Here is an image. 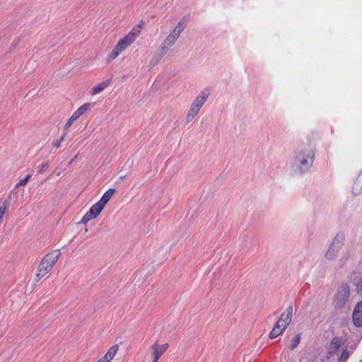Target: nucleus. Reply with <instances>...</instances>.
Returning a JSON list of instances; mask_svg holds the SVG:
<instances>
[{"instance_id":"nucleus-1","label":"nucleus","mask_w":362,"mask_h":362,"mask_svg":"<svg viewBox=\"0 0 362 362\" xmlns=\"http://www.w3.org/2000/svg\"><path fill=\"white\" fill-rule=\"evenodd\" d=\"M315 156V148L311 144L302 143L298 145L295 151L293 165L301 173L307 172L313 165Z\"/></svg>"},{"instance_id":"nucleus-2","label":"nucleus","mask_w":362,"mask_h":362,"mask_svg":"<svg viewBox=\"0 0 362 362\" xmlns=\"http://www.w3.org/2000/svg\"><path fill=\"white\" fill-rule=\"evenodd\" d=\"M61 255L60 250H55L47 253L42 258L37 267V273L36 274L37 280L41 279L52 269Z\"/></svg>"},{"instance_id":"nucleus-3","label":"nucleus","mask_w":362,"mask_h":362,"mask_svg":"<svg viewBox=\"0 0 362 362\" xmlns=\"http://www.w3.org/2000/svg\"><path fill=\"white\" fill-rule=\"evenodd\" d=\"M350 288L347 284L342 283L337 289L333 297V306L336 310H343L349 304Z\"/></svg>"},{"instance_id":"nucleus-4","label":"nucleus","mask_w":362,"mask_h":362,"mask_svg":"<svg viewBox=\"0 0 362 362\" xmlns=\"http://www.w3.org/2000/svg\"><path fill=\"white\" fill-rule=\"evenodd\" d=\"M344 240L345 236L344 234H337L335 236L330 247L326 252L325 257L329 260L333 259L339 252V248H341L344 245Z\"/></svg>"},{"instance_id":"nucleus-5","label":"nucleus","mask_w":362,"mask_h":362,"mask_svg":"<svg viewBox=\"0 0 362 362\" xmlns=\"http://www.w3.org/2000/svg\"><path fill=\"white\" fill-rule=\"evenodd\" d=\"M133 42H132L126 36L120 39L112 51L109 54L107 61L111 62L112 60L116 59L119 55V54H121Z\"/></svg>"},{"instance_id":"nucleus-6","label":"nucleus","mask_w":362,"mask_h":362,"mask_svg":"<svg viewBox=\"0 0 362 362\" xmlns=\"http://www.w3.org/2000/svg\"><path fill=\"white\" fill-rule=\"evenodd\" d=\"M105 206L100 204L99 202L94 204L89 211L83 216L81 222L83 224H86L90 220L96 218L100 212L104 209Z\"/></svg>"},{"instance_id":"nucleus-7","label":"nucleus","mask_w":362,"mask_h":362,"mask_svg":"<svg viewBox=\"0 0 362 362\" xmlns=\"http://www.w3.org/2000/svg\"><path fill=\"white\" fill-rule=\"evenodd\" d=\"M293 306L289 305L281 315L279 319L277 320L276 322L282 325L283 330H285L291 323L293 315Z\"/></svg>"},{"instance_id":"nucleus-8","label":"nucleus","mask_w":362,"mask_h":362,"mask_svg":"<svg viewBox=\"0 0 362 362\" xmlns=\"http://www.w3.org/2000/svg\"><path fill=\"white\" fill-rule=\"evenodd\" d=\"M345 339L343 337H334L332 339L328 355L334 356L338 355V351L339 348L344 345Z\"/></svg>"},{"instance_id":"nucleus-9","label":"nucleus","mask_w":362,"mask_h":362,"mask_svg":"<svg viewBox=\"0 0 362 362\" xmlns=\"http://www.w3.org/2000/svg\"><path fill=\"white\" fill-rule=\"evenodd\" d=\"M354 325L357 327L362 326V300L358 302L353 311L352 315Z\"/></svg>"},{"instance_id":"nucleus-10","label":"nucleus","mask_w":362,"mask_h":362,"mask_svg":"<svg viewBox=\"0 0 362 362\" xmlns=\"http://www.w3.org/2000/svg\"><path fill=\"white\" fill-rule=\"evenodd\" d=\"M169 47H170V46H168L167 44H165L163 42V45L156 52L155 54L152 57V59L150 62V64L151 65H155L157 63H158L160 61V59L163 57V56L168 52Z\"/></svg>"},{"instance_id":"nucleus-11","label":"nucleus","mask_w":362,"mask_h":362,"mask_svg":"<svg viewBox=\"0 0 362 362\" xmlns=\"http://www.w3.org/2000/svg\"><path fill=\"white\" fill-rule=\"evenodd\" d=\"M208 97H209L208 93H205L204 92L200 93L197 96V98H195L194 102L192 103L191 107L192 108L196 109L198 111H199V110L201 109L202 105L204 104V103L206 100V99L208 98Z\"/></svg>"},{"instance_id":"nucleus-12","label":"nucleus","mask_w":362,"mask_h":362,"mask_svg":"<svg viewBox=\"0 0 362 362\" xmlns=\"http://www.w3.org/2000/svg\"><path fill=\"white\" fill-rule=\"evenodd\" d=\"M284 332V330H283L282 325L276 322L274 327L269 333V338L271 339H275L278 336L281 335Z\"/></svg>"},{"instance_id":"nucleus-13","label":"nucleus","mask_w":362,"mask_h":362,"mask_svg":"<svg viewBox=\"0 0 362 362\" xmlns=\"http://www.w3.org/2000/svg\"><path fill=\"white\" fill-rule=\"evenodd\" d=\"M115 192L116 190L115 189H108L103 194L98 202L105 206L106 204L110 201Z\"/></svg>"},{"instance_id":"nucleus-14","label":"nucleus","mask_w":362,"mask_h":362,"mask_svg":"<svg viewBox=\"0 0 362 362\" xmlns=\"http://www.w3.org/2000/svg\"><path fill=\"white\" fill-rule=\"evenodd\" d=\"M118 351V346L114 345L111 346L107 352L105 354V355L103 356V358H104L107 362H110L115 356L117 351Z\"/></svg>"},{"instance_id":"nucleus-15","label":"nucleus","mask_w":362,"mask_h":362,"mask_svg":"<svg viewBox=\"0 0 362 362\" xmlns=\"http://www.w3.org/2000/svg\"><path fill=\"white\" fill-rule=\"evenodd\" d=\"M180 36L177 35L175 32H171L163 41L168 46L172 47L177 40Z\"/></svg>"},{"instance_id":"nucleus-16","label":"nucleus","mask_w":362,"mask_h":362,"mask_svg":"<svg viewBox=\"0 0 362 362\" xmlns=\"http://www.w3.org/2000/svg\"><path fill=\"white\" fill-rule=\"evenodd\" d=\"M187 21L185 18H182L180 22L177 24L175 28L173 30V32H175V33L180 36V33L185 30L187 26Z\"/></svg>"},{"instance_id":"nucleus-17","label":"nucleus","mask_w":362,"mask_h":362,"mask_svg":"<svg viewBox=\"0 0 362 362\" xmlns=\"http://www.w3.org/2000/svg\"><path fill=\"white\" fill-rule=\"evenodd\" d=\"M140 33L141 30L138 28L135 27L125 36L134 42L135 40L139 37Z\"/></svg>"},{"instance_id":"nucleus-18","label":"nucleus","mask_w":362,"mask_h":362,"mask_svg":"<svg viewBox=\"0 0 362 362\" xmlns=\"http://www.w3.org/2000/svg\"><path fill=\"white\" fill-rule=\"evenodd\" d=\"M199 111L196 109L190 107L187 116H186V122L187 123L191 122L193 119L196 117V115L198 114Z\"/></svg>"},{"instance_id":"nucleus-19","label":"nucleus","mask_w":362,"mask_h":362,"mask_svg":"<svg viewBox=\"0 0 362 362\" xmlns=\"http://www.w3.org/2000/svg\"><path fill=\"white\" fill-rule=\"evenodd\" d=\"M153 355L155 356L160 357L163 355V352L158 349V343L156 341L151 347Z\"/></svg>"},{"instance_id":"nucleus-20","label":"nucleus","mask_w":362,"mask_h":362,"mask_svg":"<svg viewBox=\"0 0 362 362\" xmlns=\"http://www.w3.org/2000/svg\"><path fill=\"white\" fill-rule=\"evenodd\" d=\"M8 208V202L7 200L0 203V220L2 218Z\"/></svg>"},{"instance_id":"nucleus-21","label":"nucleus","mask_w":362,"mask_h":362,"mask_svg":"<svg viewBox=\"0 0 362 362\" xmlns=\"http://www.w3.org/2000/svg\"><path fill=\"white\" fill-rule=\"evenodd\" d=\"M301 337L300 334H298L295 336L293 339L292 340L291 344L289 346V349L293 350L297 347L300 341Z\"/></svg>"},{"instance_id":"nucleus-22","label":"nucleus","mask_w":362,"mask_h":362,"mask_svg":"<svg viewBox=\"0 0 362 362\" xmlns=\"http://www.w3.org/2000/svg\"><path fill=\"white\" fill-rule=\"evenodd\" d=\"M106 86H107V85H105V84H100L99 86H96L93 87V88L92 90L93 95H95V94L100 93V92H102L105 89V88Z\"/></svg>"},{"instance_id":"nucleus-23","label":"nucleus","mask_w":362,"mask_h":362,"mask_svg":"<svg viewBox=\"0 0 362 362\" xmlns=\"http://www.w3.org/2000/svg\"><path fill=\"white\" fill-rule=\"evenodd\" d=\"M349 357V352L348 351L347 349L346 348V349H343V351L339 358V361H345L348 359Z\"/></svg>"},{"instance_id":"nucleus-24","label":"nucleus","mask_w":362,"mask_h":362,"mask_svg":"<svg viewBox=\"0 0 362 362\" xmlns=\"http://www.w3.org/2000/svg\"><path fill=\"white\" fill-rule=\"evenodd\" d=\"M31 177V175H28L25 178L21 180L16 185V188L20 187V186H25L28 180H30V178Z\"/></svg>"},{"instance_id":"nucleus-25","label":"nucleus","mask_w":362,"mask_h":362,"mask_svg":"<svg viewBox=\"0 0 362 362\" xmlns=\"http://www.w3.org/2000/svg\"><path fill=\"white\" fill-rule=\"evenodd\" d=\"M91 105L90 103H85L83 104V105H81V107H79L77 110L79 111V112L82 115H83L90 107Z\"/></svg>"},{"instance_id":"nucleus-26","label":"nucleus","mask_w":362,"mask_h":362,"mask_svg":"<svg viewBox=\"0 0 362 362\" xmlns=\"http://www.w3.org/2000/svg\"><path fill=\"white\" fill-rule=\"evenodd\" d=\"M66 132L59 139L53 142V146L55 148H59L61 146L62 142L64 140Z\"/></svg>"},{"instance_id":"nucleus-27","label":"nucleus","mask_w":362,"mask_h":362,"mask_svg":"<svg viewBox=\"0 0 362 362\" xmlns=\"http://www.w3.org/2000/svg\"><path fill=\"white\" fill-rule=\"evenodd\" d=\"M76 121V119L71 116L66 123L65 124L64 127V130L67 131V129L73 124V123Z\"/></svg>"},{"instance_id":"nucleus-28","label":"nucleus","mask_w":362,"mask_h":362,"mask_svg":"<svg viewBox=\"0 0 362 362\" xmlns=\"http://www.w3.org/2000/svg\"><path fill=\"white\" fill-rule=\"evenodd\" d=\"M356 291L358 293H362V277L359 279L356 284Z\"/></svg>"},{"instance_id":"nucleus-29","label":"nucleus","mask_w":362,"mask_h":362,"mask_svg":"<svg viewBox=\"0 0 362 362\" xmlns=\"http://www.w3.org/2000/svg\"><path fill=\"white\" fill-rule=\"evenodd\" d=\"M168 347H169V344L168 343L163 344L160 346L158 344V349L163 353H164L168 349Z\"/></svg>"},{"instance_id":"nucleus-30","label":"nucleus","mask_w":362,"mask_h":362,"mask_svg":"<svg viewBox=\"0 0 362 362\" xmlns=\"http://www.w3.org/2000/svg\"><path fill=\"white\" fill-rule=\"evenodd\" d=\"M49 165H48V163H45L44 164H42V165L41 166V168L40 170V173H44L46 169L48 168Z\"/></svg>"},{"instance_id":"nucleus-31","label":"nucleus","mask_w":362,"mask_h":362,"mask_svg":"<svg viewBox=\"0 0 362 362\" xmlns=\"http://www.w3.org/2000/svg\"><path fill=\"white\" fill-rule=\"evenodd\" d=\"M71 116H73V117L76 119V120L77 119H78V118L81 116V114L79 112V111H78V110H76V111L72 114V115H71Z\"/></svg>"},{"instance_id":"nucleus-32","label":"nucleus","mask_w":362,"mask_h":362,"mask_svg":"<svg viewBox=\"0 0 362 362\" xmlns=\"http://www.w3.org/2000/svg\"><path fill=\"white\" fill-rule=\"evenodd\" d=\"M71 116H73V117L76 119V120L77 119H78V118L81 116V114L79 112V111H78V110H76V111L72 114V115H71Z\"/></svg>"},{"instance_id":"nucleus-33","label":"nucleus","mask_w":362,"mask_h":362,"mask_svg":"<svg viewBox=\"0 0 362 362\" xmlns=\"http://www.w3.org/2000/svg\"><path fill=\"white\" fill-rule=\"evenodd\" d=\"M349 258V255L346 254L345 256L343 257L342 263H344Z\"/></svg>"},{"instance_id":"nucleus-34","label":"nucleus","mask_w":362,"mask_h":362,"mask_svg":"<svg viewBox=\"0 0 362 362\" xmlns=\"http://www.w3.org/2000/svg\"><path fill=\"white\" fill-rule=\"evenodd\" d=\"M160 357L153 356V361L152 362H158Z\"/></svg>"},{"instance_id":"nucleus-35","label":"nucleus","mask_w":362,"mask_h":362,"mask_svg":"<svg viewBox=\"0 0 362 362\" xmlns=\"http://www.w3.org/2000/svg\"><path fill=\"white\" fill-rule=\"evenodd\" d=\"M125 178H126V176H125V175H124V176H121V177H119V180H124Z\"/></svg>"},{"instance_id":"nucleus-36","label":"nucleus","mask_w":362,"mask_h":362,"mask_svg":"<svg viewBox=\"0 0 362 362\" xmlns=\"http://www.w3.org/2000/svg\"><path fill=\"white\" fill-rule=\"evenodd\" d=\"M141 26H142V25H141V24H139V25H138V27H139V28H140V27H141Z\"/></svg>"}]
</instances>
